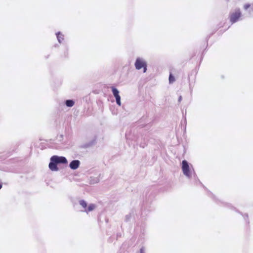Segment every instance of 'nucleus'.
<instances>
[{
  "instance_id": "f257e3e1",
  "label": "nucleus",
  "mask_w": 253,
  "mask_h": 253,
  "mask_svg": "<svg viewBox=\"0 0 253 253\" xmlns=\"http://www.w3.org/2000/svg\"><path fill=\"white\" fill-rule=\"evenodd\" d=\"M208 195L209 197H210L211 198H212L213 199V200L217 204L229 208L230 209H232V210H234L236 212H237L239 213V214H240L241 215H242V216L243 217L244 220H245V222L247 223V224L249 225L250 221H249V215L248 213L244 214L242 212L239 211L238 210H237L236 208L232 206L230 204L224 203V202H221V201L219 200L215 197V195L209 190L208 191Z\"/></svg>"
},
{
  "instance_id": "f03ea898",
  "label": "nucleus",
  "mask_w": 253,
  "mask_h": 253,
  "mask_svg": "<svg viewBox=\"0 0 253 253\" xmlns=\"http://www.w3.org/2000/svg\"><path fill=\"white\" fill-rule=\"evenodd\" d=\"M67 159L64 156L53 155L50 158V162L48 167L50 170L52 171H57L59 170L58 165H67Z\"/></svg>"
},
{
  "instance_id": "7ed1b4c3",
  "label": "nucleus",
  "mask_w": 253,
  "mask_h": 253,
  "mask_svg": "<svg viewBox=\"0 0 253 253\" xmlns=\"http://www.w3.org/2000/svg\"><path fill=\"white\" fill-rule=\"evenodd\" d=\"M193 167L186 160H184L181 163V169L183 174L188 179L192 178Z\"/></svg>"
},
{
  "instance_id": "20e7f679",
  "label": "nucleus",
  "mask_w": 253,
  "mask_h": 253,
  "mask_svg": "<svg viewBox=\"0 0 253 253\" xmlns=\"http://www.w3.org/2000/svg\"><path fill=\"white\" fill-rule=\"evenodd\" d=\"M134 65L137 70H139L142 69L143 73H145L147 71V62L142 58H137L135 61Z\"/></svg>"
},
{
  "instance_id": "39448f33",
  "label": "nucleus",
  "mask_w": 253,
  "mask_h": 253,
  "mask_svg": "<svg viewBox=\"0 0 253 253\" xmlns=\"http://www.w3.org/2000/svg\"><path fill=\"white\" fill-rule=\"evenodd\" d=\"M79 204L83 208V211L88 213L92 211L95 208V205L94 204H90L88 206L87 203L84 200L82 199L79 201Z\"/></svg>"
},
{
  "instance_id": "423d86ee",
  "label": "nucleus",
  "mask_w": 253,
  "mask_h": 253,
  "mask_svg": "<svg viewBox=\"0 0 253 253\" xmlns=\"http://www.w3.org/2000/svg\"><path fill=\"white\" fill-rule=\"evenodd\" d=\"M242 16V12L240 9H236L231 12L229 15L230 21L232 24L237 22Z\"/></svg>"
},
{
  "instance_id": "0eeeda50",
  "label": "nucleus",
  "mask_w": 253,
  "mask_h": 253,
  "mask_svg": "<svg viewBox=\"0 0 253 253\" xmlns=\"http://www.w3.org/2000/svg\"><path fill=\"white\" fill-rule=\"evenodd\" d=\"M97 139V136L96 135H94L93 139L89 141L88 142L85 143L80 145L79 147L80 148L86 149V148L92 147V146H93L96 144Z\"/></svg>"
},
{
  "instance_id": "6e6552de",
  "label": "nucleus",
  "mask_w": 253,
  "mask_h": 253,
  "mask_svg": "<svg viewBox=\"0 0 253 253\" xmlns=\"http://www.w3.org/2000/svg\"><path fill=\"white\" fill-rule=\"evenodd\" d=\"M81 162L78 160H73L69 164V168L73 170H76L79 168Z\"/></svg>"
},
{
  "instance_id": "1a4fd4ad",
  "label": "nucleus",
  "mask_w": 253,
  "mask_h": 253,
  "mask_svg": "<svg viewBox=\"0 0 253 253\" xmlns=\"http://www.w3.org/2000/svg\"><path fill=\"white\" fill-rule=\"evenodd\" d=\"M150 211L151 210L147 209V203L143 202L141 210V216L142 217H145L147 215V212Z\"/></svg>"
},
{
  "instance_id": "9d476101",
  "label": "nucleus",
  "mask_w": 253,
  "mask_h": 253,
  "mask_svg": "<svg viewBox=\"0 0 253 253\" xmlns=\"http://www.w3.org/2000/svg\"><path fill=\"white\" fill-rule=\"evenodd\" d=\"M100 176L101 174H99L97 177L90 176L89 178V183L90 184L98 183L100 181Z\"/></svg>"
},
{
  "instance_id": "9b49d317",
  "label": "nucleus",
  "mask_w": 253,
  "mask_h": 253,
  "mask_svg": "<svg viewBox=\"0 0 253 253\" xmlns=\"http://www.w3.org/2000/svg\"><path fill=\"white\" fill-rule=\"evenodd\" d=\"M75 103V101L74 99H66L64 101V104L67 107H73Z\"/></svg>"
},
{
  "instance_id": "f8f14e48",
  "label": "nucleus",
  "mask_w": 253,
  "mask_h": 253,
  "mask_svg": "<svg viewBox=\"0 0 253 253\" xmlns=\"http://www.w3.org/2000/svg\"><path fill=\"white\" fill-rule=\"evenodd\" d=\"M61 84L62 82L61 80H54L51 84V85L54 89L59 87Z\"/></svg>"
},
{
  "instance_id": "ddd939ff",
  "label": "nucleus",
  "mask_w": 253,
  "mask_h": 253,
  "mask_svg": "<svg viewBox=\"0 0 253 253\" xmlns=\"http://www.w3.org/2000/svg\"><path fill=\"white\" fill-rule=\"evenodd\" d=\"M110 88H111V91H112L114 97L120 95V94H119L120 92H119V90L115 86H110Z\"/></svg>"
},
{
  "instance_id": "4468645a",
  "label": "nucleus",
  "mask_w": 253,
  "mask_h": 253,
  "mask_svg": "<svg viewBox=\"0 0 253 253\" xmlns=\"http://www.w3.org/2000/svg\"><path fill=\"white\" fill-rule=\"evenodd\" d=\"M193 173L192 174V175H193V177H194V178L195 180L196 181H197H197H198L199 182V183H200L201 184H202V186H203V187H204L205 189H207V188H206L204 185H203V184L201 182V181H200V180L199 179V178H198V176H197V174L196 173V172H195V170H194V169H193Z\"/></svg>"
},
{
  "instance_id": "2eb2a0df",
  "label": "nucleus",
  "mask_w": 253,
  "mask_h": 253,
  "mask_svg": "<svg viewBox=\"0 0 253 253\" xmlns=\"http://www.w3.org/2000/svg\"><path fill=\"white\" fill-rule=\"evenodd\" d=\"M58 42L61 43L64 40V35L60 32H58L56 34Z\"/></svg>"
},
{
  "instance_id": "dca6fc26",
  "label": "nucleus",
  "mask_w": 253,
  "mask_h": 253,
  "mask_svg": "<svg viewBox=\"0 0 253 253\" xmlns=\"http://www.w3.org/2000/svg\"><path fill=\"white\" fill-rule=\"evenodd\" d=\"M133 212H134L132 210L129 214H126V215L125 218V221L126 222H128L130 220V219L132 216V214H133Z\"/></svg>"
},
{
  "instance_id": "f3484780",
  "label": "nucleus",
  "mask_w": 253,
  "mask_h": 253,
  "mask_svg": "<svg viewBox=\"0 0 253 253\" xmlns=\"http://www.w3.org/2000/svg\"><path fill=\"white\" fill-rule=\"evenodd\" d=\"M148 140V138L144 137V141L143 142H141L139 144V146L142 148H144L147 146V141Z\"/></svg>"
},
{
  "instance_id": "a211bd4d",
  "label": "nucleus",
  "mask_w": 253,
  "mask_h": 253,
  "mask_svg": "<svg viewBox=\"0 0 253 253\" xmlns=\"http://www.w3.org/2000/svg\"><path fill=\"white\" fill-rule=\"evenodd\" d=\"M116 99V104L120 106L121 105V96L120 95H118L117 96L114 97Z\"/></svg>"
},
{
  "instance_id": "6ab92c4d",
  "label": "nucleus",
  "mask_w": 253,
  "mask_h": 253,
  "mask_svg": "<svg viewBox=\"0 0 253 253\" xmlns=\"http://www.w3.org/2000/svg\"><path fill=\"white\" fill-rule=\"evenodd\" d=\"M189 81V88H190V89L191 90V92H192V84L193 83H195V80H192V82H190V80H188Z\"/></svg>"
},
{
  "instance_id": "aec40b11",
  "label": "nucleus",
  "mask_w": 253,
  "mask_h": 253,
  "mask_svg": "<svg viewBox=\"0 0 253 253\" xmlns=\"http://www.w3.org/2000/svg\"><path fill=\"white\" fill-rule=\"evenodd\" d=\"M63 138V135L60 134L57 136V139L59 142H61Z\"/></svg>"
},
{
  "instance_id": "412c9836",
  "label": "nucleus",
  "mask_w": 253,
  "mask_h": 253,
  "mask_svg": "<svg viewBox=\"0 0 253 253\" xmlns=\"http://www.w3.org/2000/svg\"><path fill=\"white\" fill-rule=\"evenodd\" d=\"M182 114H183V116L184 118V124H185L184 129L185 130L186 129V123H187L186 118V114L185 115H184L183 113H182Z\"/></svg>"
},
{
  "instance_id": "4be33fe9",
  "label": "nucleus",
  "mask_w": 253,
  "mask_h": 253,
  "mask_svg": "<svg viewBox=\"0 0 253 253\" xmlns=\"http://www.w3.org/2000/svg\"><path fill=\"white\" fill-rule=\"evenodd\" d=\"M149 116L148 115L143 116L140 119L141 122L145 121V119L148 118Z\"/></svg>"
},
{
  "instance_id": "5701e85b",
  "label": "nucleus",
  "mask_w": 253,
  "mask_h": 253,
  "mask_svg": "<svg viewBox=\"0 0 253 253\" xmlns=\"http://www.w3.org/2000/svg\"><path fill=\"white\" fill-rule=\"evenodd\" d=\"M121 236H122L121 233H118L117 234V239H118V238H119L121 237Z\"/></svg>"
},
{
  "instance_id": "b1692460",
  "label": "nucleus",
  "mask_w": 253,
  "mask_h": 253,
  "mask_svg": "<svg viewBox=\"0 0 253 253\" xmlns=\"http://www.w3.org/2000/svg\"><path fill=\"white\" fill-rule=\"evenodd\" d=\"M144 253V248L143 247L140 248V253Z\"/></svg>"
},
{
  "instance_id": "393cba45",
  "label": "nucleus",
  "mask_w": 253,
  "mask_h": 253,
  "mask_svg": "<svg viewBox=\"0 0 253 253\" xmlns=\"http://www.w3.org/2000/svg\"><path fill=\"white\" fill-rule=\"evenodd\" d=\"M169 79V80L174 79V77L171 74H170Z\"/></svg>"
},
{
  "instance_id": "a878e982",
  "label": "nucleus",
  "mask_w": 253,
  "mask_h": 253,
  "mask_svg": "<svg viewBox=\"0 0 253 253\" xmlns=\"http://www.w3.org/2000/svg\"><path fill=\"white\" fill-rule=\"evenodd\" d=\"M250 6V4H246V5H244V8H245V9H247L248 8H249Z\"/></svg>"
},
{
  "instance_id": "bb28decb",
  "label": "nucleus",
  "mask_w": 253,
  "mask_h": 253,
  "mask_svg": "<svg viewBox=\"0 0 253 253\" xmlns=\"http://www.w3.org/2000/svg\"><path fill=\"white\" fill-rule=\"evenodd\" d=\"M182 97L181 96H179L178 98V102H180L182 100Z\"/></svg>"
},
{
  "instance_id": "cd10ccee",
  "label": "nucleus",
  "mask_w": 253,
  "mask_h": 253,
  "mask_svg": "<svg viewBox=\"0 0 253 253\" xmlns=\"http://www.w3.org/2000/svg\"><path fill=\"white\" fill-rule=\"evenodd\" d=\"M169 84H172L176 80H169Z\"/></svg>"
},
{
  "instance_id": "c85d7f7f",
  "label": "nucleus",
  "mask_w": 253,
  "mask_h": 253,
  "mask_svg": "<svg viewBox=\"0 0 253 253\" xmlns=\"http://www.w3.org/2000/svg\"><path fill=\"white\" fill-rule=\"evenodd\" d=\"M153 121V120H152L151 119H150V120H148L146 122L148 123V124H149L151 122H152Z\"/></svg>"
},
{
  "instance_id": "c756f323",
  "label": "nucleus",
  "mask_w": 253,
  "mask_h": 253,
  "mask_svg": "<svg viewBox=\"0 0 253 253\" xmlns=\"http://www.w3.org/2000/svg\"><path fill=\"white\" fill-rule=\"evenodd\" d=\"M2 182L0 181V190L2 188Z\"/></svg>"
},
{
  "instance_id": "7c9ffc66",
  "label": "nucleus",
  "mask_w": 253,
  "mask_h": 253,
  "mask_svg": "<svg viewBox=\"0 0 253 253\" xmlns=\"http://www.w3.org/2000/svg\"><path fill=\"white\" fill-rule=\"evenodd\" d=\"M105 221H106V222H108V219L106 218L105 219Z\"/></svg>"
},
{
  "instance_id": "2f4dec72",
  "label": "nucleus",
  "mask_w": 253,
  "mask_h": 253,
  "mask_svg": "<svg viewBox=\"0 0 253 253\" xmlns=\"http://www.w3.org/2000/svg\"><path fill=\"white\" fill-rule=\"evenodd\" d=\"M141 82H139V86L141 85Z\"/></svg>"
},
{
  "instance_id": "473e14b6",
  "label": "nucleus",
  "mask_w": 253,
  "mask_h": 253,
  "mask_svg": "<svg viewBox=\"0 0 253 253\" xmlns=\"http://www.w3.org/2000/svg\"><path fill=\"white\" fill-rule=\"evenodd\" d=\"M1 157L0 156V158H1Z\"/></svg>"
}]
</instances>
